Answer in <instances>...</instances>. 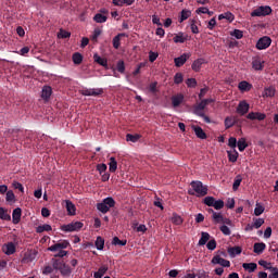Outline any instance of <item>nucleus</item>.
<instances>
[{
	"label": "nucleus",
	"mask_w": 278,
	"mask_h": 278,
	"mask_svg": "<svg viewBox=\"0 0 278 278\" xmlns=\"http://www.w3.org/2000/svg\"><path fill=\"white\" fill-rule=\"evenodd\" d=\"M21 216H23V211L21 210V207H16L15 210H13V213H12L13 225H18V223H21Z\"/></svg>",
	"instance_id": "dca6fc26"
},
{
	"label": "nucleus",
	"mask_w": 278,
	"mask_h": 278,
	"mask_svg": "<svg viewBox=\"0 0 278 278\" xmlns=\"http://www.w3.org/2000/svg\"><path fill=\"white\" fill-rule=\"evenodd\" d=\"M191 129L194 131L197 138H200V140H205L207 139V135L205 134V130L201 128L200 126H191Z\"/></svg>",
	"instance_id": "2eb2a0df"
},
{
	"label": "nucleus",
	"mask_w": 278,
	"mask_h": 278,
	"mask_svg": "<svg viewBox=\"0 0 278 278\" xmlns=\"http://www.w3.org/2000/svg\"><path fill=\"white\" fill-rule=\"evenodd\" d=\"M190 58V54L184 53L182 55L175 58L174 63L177 68H181L186 62H188V59Z\"/></svg>",
	"instance_id": "4468645a"
},
{
	"label": "nucleus",
	"mask_w": 278,
	"mask_h": 278,
	"mask_svg": "<svg viewBox=\"0 0 278 278\" xmlns=\"http://www.w3.org/2000/svg\"><path fill=\"white\" fill-rule=\"evenodd\" d=\"M116 68L118 71V73H121L123 75L125 73V61L119 60L117 62Z\"/></svg>",
	"instance_id": "864d4df0"
},
{
	"label": "nucleus",
	"mask_w": 278,
	"mask_h": 278,
	"mask_svg": "<svg viewBox=\"0 0 278 278\" xmlns=\"http://www.w3.org/2000/svg\"><path fill=\"white\" fill-rule=\"evenodd\" d=\"M52 264L54 270H59L62 277L68 278L73 274V269H71V266H68L64 261L52 258Z\"/></svg>",
	"instance_id": "f03ea898"
},
{
	"label": "nucleus",
	"mask_w": 278,
	"mask_h": 278,
	"mask_svg": "<svg viewBox=\"0 0 278 278\" xmlns=\"http://www.w3.org/2000/svg\"><path fill=\"white\" fill-rule=\"evenodd\" d=\"M70 244L71 243L67 240H62L49 247L48 251L55 253L54 257H66V255H68V251H65L64 249H68Z\"/></svg>",
	"instance_id": "f257e3e1"
},
{
	"label": "nucleus",
	"mask_w": 278,
	"mask_h": 278,
	"mask_svg": "<svg viewBox=\"0 0 278 278\" xmlns=\"http://www.w3.org/2000/svg\"><path fill=\"white\" fill-rule=\"evenodd\" d=\"M51 94H53V89L51 86H43L41 90V99H45V101H49L51 99Z\"/></svg>",
	"instance_id": "f3484780"
},
{
	"label": "nucleus",
	"mask_w": 278,
	"mask_h": 278,
	"mask_svg": "<svg viewBox=\"0 0 278 278\" xmlns=\"http://www.w3.org/2000/svg\"><path fill=\"white\" fill-rule=\"evenodd\" d=\"M212 264H218L219 266H223L224 268H229V266H231V262L220 257L219 255H216L212 258Z\"/></svg>",
	"instance_id": "9b49d317"
},
{
	"label": "nucleus",
	"mask_w": 278,
	"mask_h": 278,
	"mask_svg": "<svg viewBox=\"0 0 278 278\" xmlns=\"http://www.w3.org/2000/svg\"><path fill=\"white\" fill-rule=\"evenodd\" d=\"M203 64H205V59H197L192 63L191 68H192V71H194V73H199V71H201V67L203 66Z\"/></svg>",
	"instance_id": "6ab92c4d"
},
{
	"label": "nucleus",
	"mask_w": 278,
	"mask_h": 278,
	"mask_svg": "<svg viewBox=\"0 0 278 278\" xmlns=\"http://www.w3.org/2000/svg\"><path fill=\"white\" fill-rule=\"evenodd\" d=\"M105 273H108V266H106V265H102V266L98 269V271H96V273L93 274V277H94V278H102L103 275H105Z\"/></svg>",
	"instance_id": "c756f323"
},
{
	"label": "nucleus",
	"mask_w": 278,
	"mask_h": 278,
	"mask_svg": "<svg viewBox=\"0 0 278 278\" xmlns=\"http://www.w3.org/2000/svg\"><path fill=\"white\" fill-rule=\"evenodd\" d=\"M242 268H244V270H249L250 273H255V270H257V264L256 263H243Z\"/></svg>",
	"instance_id": "c85d7f7f"
},
{
	"label": "nucleus",
	"mask_w": 278,
	"mask_h": 278,
	"mask_svg": "<svg viewBox=\"0 0 278 278\" xmlns=\"http://www.w3.org/2000/svg\"><path fill=\"white\" fill-rule=\"evenodd\" d=\"M205 108H207V105L205 104V102L202 100L200 103H198L195 106H194V114L197 116H199L200 114H203V110H205Z\"/></svg>",
	"instance_id": "a878e982"
},
{
	"label": "nucleus",
	"mask_w": 278,
	"mask_h": 278,
	"mask_svg": "<svg viewBox=\"0 0 278 278\" xmlns=\"http://www.w3.org/2000/svg\"><path fill=\"white\" fill-rule=\"evenodd\" d=\"M190 16H192V12L190 10H182L180 12V16H179V23H184V21H188V18H190Z\"/></svg>",
	"instance_id": "bb28decb"
},
{
	"label": "nucleus",
	"mask_w": 278,
	"mask_h": 278,
	"mask_svg": "<svg viewBox=\"0 0 278 278\" xmlns=\"http://www.w3.org/2000/svg\"><path fill=\"white\" fill-rule=\"evenodd\" d=\"M83 97H101L103 94L102 88H93V89H83L81 90Z\"/></svg>",
	"instance_id": "6e6552de"
},
{
	"label": "nucleus",
	"mask_w": 278,
	"mask_h": 278,
	"mask_svg": "<svg viewBox=\"0 0 278 278\" xmlns=\"http://www.w3.org/2000/svg\"><path fill=\"white\" fill-rule=\"evenodd\" d=\"M93 60L97 62V64H100V66H108V60L101 58L99 54H94Z\"/></svg>",
	"instance_id": "c9c22d12"
},
{
	"label": "nucleus",
	"mask_w": 278,
	"mask_h": 278,
	"mask_svg": "<svg viewBox=\"0 0 278 278\" xmlns=\"http://www.w3.org/2000/svg\"><path fill=\"white\" fill-rule=\"evenodd\" d=\"M215 201H216V199L214 197H206V198H204L203 203H204V205H207L208 207H213Z\"/></svg>",
	"instance_id": "de8ad7c7"
},
{
	"label": "nucleus",
	"mask_w": 278,
	"mask_h": 278,
	"mask_svg": "<svg viewBox=\"0 0 278 278\" xmlns=\"http://www.w3.org/2000/svg\"><path fill=\"white\" fill-rule=\"evenodd\" d=\"M252 68L254 71H264V61H262V58L254 56L252 59Z\"/></svg>",
	"instance_id": "ddd939ff"
},
{
	"label": "nucleus",
	"mask_w": 278,
	"mask_h": 278,
	"mask_svg": "<svg viewBox=\"0 0 278 278\" xmlns=\"http://www.w3.org/2000/svg\"><path fill=\"white\" fill-rule=\"evenodd\" d=\"M2 251L5 255H14L16 253V244L14 242H8L2 247Z\"/></svg>",
	"instance_id": "f8f14e48"
},
{
	"label": "nucleus",
	"mask_w": 278,
	"mask_h": 278,
	"mask_svg": "<svg viewBox=\"0 0 278 278\" xmlns=\"http://www.w3.org/2000/svg\"><path fill=\"white\" fill-rule=\"evenodd\" d=\"M228 147H230V149H236L238 147V139H236V137H230L228 139Z\"/></svg>",
	"instance_id": "603ef678"
},
{
	"label": "nucleus",
	"mask_w": 278,
	"mask_h": 278,
	"mask_svg": "<svg viewBox=\"0 0 278 278\" xmlns=\"http://www.w3.org/2000/svg\"><path fill=\"white\" fill-rule=\"evenodd\" d=\"M125 36H127V34L125 33H119L117 34L114 38H113V47L114 49H119L121 48V39L125 38Z\"/></svg>",
	"instance_id": "4be33fe9"
},
{
	"label": "nucleus",
	"mask_w": 278,
	"mask_h": 278,
	"mask_svg": "<svg viewBox=\"0 0 278 278\" xmlns=\"http://www.w3.org/2000/svg\"><path fill=\"white\" fill-rule=\"evenodd\" d=\"M264 206L256 204V207L254 208V216H262L264 214Z\"/></svg>",
	"instance_id": "13d9d810"
},
{
	"label": "nucleus",
	"mask_w": 278,
	"mask_h": 278,
	"mask_svg": "<svg viewBox=\"0 0 278 278\" xmlns=\"http://www.w3.org/2000/svg\"><path fill=\"white\" fill-rule=\"evenodd\" d=\"M149 92L155 94L157 92V81L151 83L148 87Z\"/></svg>",
	"instance_id": "052dcab7"
},
{
	"label": "nucleus",
	"mask_w": 278,
	"mask_h": 278,
	"mask_svg": "<svg viewBox=\"0 0 278 278\" xmlns=\"http://www.w3.org/2000/svg\"><path fill=\"white\" fill-rule=\"evenodd\" d=\"M93 21L94 23H108V15H103V14H100V13H97L94 16H93Z\"/></svg>",
	"instance_id": "473e14b6"
},
{
	"label": "nucleus",
	"mask_w": 278,
	"mask_h": 278,
	"mask_svg": "<svg viewBox=\"0 0 278 278\" xmlns=\"http://www.w3.org/2000/svg\"><path fill=\"white\" fill-rule=\"evenodd\" d=\"M184 103V94L178 93L172 97V104L173 108H179Z\"/></svg>",
	"instance_id": "a211bd4d"
},
{
	"label": "nucleus",
	"mask_w": 278,
	"mask_h": 278,
	"mask_svg": "<svg viewBox=\"0 0 278 278\" xmlns=\"http://www.w3.org/2000/svg\"><path fill=\"white\" fill-rule=\"evenodd\" d=\"M264 225V218H254L253 227L254 229H260Z\"/></svg>",
	"instance_id": "bf43d9fd"
},
{
	"label": "nucleus",
	"mask_w": 278,
	"mask_h": 278,
	"mask_svg": "<svg viewBox=\"0 0 278 278\" xmlns=\"http://www.w3.org/2000/svg\"><path fill=\"white\" fill-rule=\"evenodd\" d=\"M225 128L226 129H231V127H233V125H236V119H233V116H227L225 118Z\"/></svg>",
	"instance_id": "2f4dec72"
},
{
	"label": "nucleus",
	"mask_w": 278,
	"mask_h": 278,
	"mask_svg": "<svg viewBox=\"0 0 278 278\" xmlns=\"http://www.w3.org/2000/svg\"><path fill=\"white\" fill-rule=\"evenodd\" d=\"M219 230L224 236H231V229H229L226 225L219 227Z\"/></svg>",
	"instance_id": "0e129e2a"
},
{
	"label": "nucleus",
	"mask_w": 278,
	"mask_h": 278,
	"mask_svg": "<svg viewBox=\"0 0 278 278\" xmlns=\"http://www.w3.org/2000/svg\"><path fill=\"white\" fill-rule=\"evenodd\" d=\"M51 230H52V228H51V225H49V224H45V225L38 226L36 228L37 233H43V231H51Z\"/></svg>",
	"instance_id": "4c0bfd02"
},
{
	"label": "nucleus",
	"mask_w": 278,
	"mask_h": 278,
	"mask_svg": "<svg viewBox=\"0 0 278 278\" xmlns=\"http://www.w3.org/2000/svg\"><path fill=\"white\" fill-rule=\"evenodd\" d=\"M228 253H229V255H232V257H235V255H240V253H242V248H240V247L230 248L228 250Z\"/></svg>",
	"instance_id": "c03bdc74"
},
{
	"label": "nucleus",
	"mask_w": 278,
	"mask_h": 278,
	"mask_svg": "<svg viewBox=\"0 0 278 278\" xmlns=\"http://www.w3.org/2000/svg\"><path fill=\"white\" fill-rule=\"evenodd\" d=\"M116 201L114 198L109 197L102 200V202L97 204V210L101 212L102 214H108L110 212L111 207H115Z\"/></svg>",
	"instance_id": "20e7f679"
},
{
	"label": "nucleus",
	"mask_w": 278,
	"mask_h": 278,
	"mask_svg": "<svg viewBox=\"0 0 278 278\" xmlns=\"http://www.w3.org/2000/svg\"><path fill=\"white\" fill-rule=\"evenodd\" d=\"M275 88L274 87H267L264 89V93H263V97H269V98H273L275 97Z\"/></svg>",
	"instance_id": "79ce46f5"
},
{
	"label": "nucleus",
	"mask_w": 278,
	"mask_h": 278,
	"mask_svg": "<svg viewBox=\"0 0 278 278\" xmlns=\"http://www.w3.org/2000/svg\"><path fill=\"white\" fill-rule=\"evenodd\" d=\"M227 155H228L229 162H232V164H233V163L238 162V157L240 154L238 153V151L236 149H232L230 151H227Z\"/></svg>",
	"instance_id": "b1692460"
},
{
	"label": "nucleus",
	"mask_w": 278,
	"mask_h": 278,
	"mask_svg": "<svg viewBox=\"0 0 278 278\" xmlns=\"http://www.w3.org/2000/svg\"><path fill=\"white\" fill-rule=\"evenodd\" d=\"M53 270H55V267H53V263H52V266L47 265L42 268V275H51V273H53Z\"/></svg>",
	"instance_id": "3c124183"
},
{
	"label": "nucleus",
	"mask_w": 278,
	"mask_h": 278,
	"mask_svg": "<svg viewBox=\"0 0 278 278\" xmlns=\"http://www.w3.org/2000/svg\"><path fill=\"white\" fill-rule=\"evenodd\" d=\"M253 251L254 253H256V255H262V253L266 251V243L264 242L254 243Z\"/></svg>",
	"instance_id": "aec40b11"
},
{
	"label": "nucleus",
	"mask_w": 278,
	"mask_h": 278,
	"mask_svg": "<svg viewBox=\"0 0 278 278\" xmlns=\"http://www.w3.org/2000/svg\"><path fill=\"white\" fill-rule=\"evenodd\" d=\"M250 105L247 101H240L237 106V114H240V116H244L245 114H249Z\"/></svg>",
	"instance_id": "9d476101"
},
{
	"label": "nucleus",
	"mask_w": 278,
	"mask_h": 278,
	"mask_svg": "<svg viewBox=\"0 0 278 278\" xmlns=\"http://www.w3.org/2000/svg\"><path fill=\"white\" fill-rule=\"evenodd\" d=\"M117 168H118V162H116V157L112 156L109 163V170L110 173H116Z\"/></svg>",
	"instance_id": "cd10ccee"
},
{
	"label": "nucleus",
	"mask_w": 278,
	"mask_h": 278,
	"mask_svg": "<svg viewBox=\"0 0 278 278\" xmlns=\"http://www.w3.org/2000/svg\"><path fill=\"white\" fill-rule=\"evenodd\" d=\"M173 40L176 43L184 45V42L188 40V35H185L184 33H178L177 35L174 36Z\"/></svg>",
	"instance_id": "5701e85b"
},
{
	"label": "nucleus",
	"mask_w": 278,
	"mask_h": 278,
	"mask_svg": "<svg viewBox=\"0 0 278 278\" xmlns=\"http://www.w3.org/2000/svg\"><path fill=\"white\" fill-rule=\"evenodd\" d=\"M270 273L268 278H278V268L277 267H274V268H270Z\"/></svg>",
	"instance_id": "774afa93"
},
{
	"label": "nucleus",
	"mask_w": 278,
	"mask_h": 278,
	"mask_svg": "<svg viewBox=\"0 0 278 278\" xmlns=\"http://www.w3.org/2000/svg\"><path fill=\"white\" fill-rule=\"evenodd\" d=\"M230 36H233L235 38H237V40H241V38H243L244 34L242 33V30L240 29H235Z\"/></svg>",
	"instance_id": "4d7b16f0"
},
{
	"label": "nucleus",
	"mask_w": 278,
	"mask_h": 278,
	"mask_svg": "<svg viewBox=\"0 0 278 278\" xmlns=\"http://www.w3.org/2000/svg\"><path fill=\"white\" fill-rule=\"evenodd\" d=\"M258 265L263 266V268H265V270H270V268H275L273 267V265L264 260L258 261Z\"/></svg>",
	"instance_id": "5fc2aeb1"
},
{
	"label": "nucleus",
	"mask_w": 278,
	"mask_h": 278,
	"mask_svg": "<svg viewBox=\"0 0 278 278\" xmlns=\"http://www.w3.org/2000/svg\"><path fill=\"white\" fill-rule=\"evenodd\" d=\"M0 218L1 220H12V216L8 214V211L0 206Z\"/></svg>",
	"instance_id": "e433bc0d"
},
{
	"label": "nucleus",
	"mask_w": 278,
	"mask_h": 278,
	"mask_svg": "<svg viewBox=\"0 0 278 278\" xmlns=\"http://www.w3.org/2000/svg\"><path fill=\"white\" fill-rule=\"evenodd\" d=\"M192 190L188 191V194L191 197H205L207 194V187L203 186V182L200 180H193L190 184Z\"/></svg>",
	"instance_id": "7ed1b4c3"
},
{
	"label": "nucleus",
	"mask_w": 278,
	"mask_h": 278,
	"mask_svg": "<svg viewBox=\"0 0 278 278\" xmlns=\"http://www.w3.org/2000/svg\"><path fill=\"white\" fill-rule=\"evenodd\" d=\"M273 45V39L268 36L261 37L256 42V49L258 51H264V49H268Z\"/></svg>",
	"instance_id": "0eeeda50"
},
{
	"label": "nucleus",
	"mask_w": 278,
	"mask_h": 278,
	"mask_svg": "<svg viewBox=\"0 0 278 278\" xmlns=\"http://www.w3.org/2000/svg\"><path fill=\"white\" fill-rule=\"evenodd\" d=\"M16 195H14V191L9 190L7 191V197H5V201H8V203H12V201H15Z\"/></svg>",
	"instance_id": "8fccbe9b"
},
{
	"label": "nucleus",
	"mask_w": 278,
	"mask_h": 278,
	"mask_svg": "<svg viewBox=\"0 0 278 278\" xmlns=\"http://www.w3.org/2000/svg\"><path fill=\"white\" fill-rule=\"evenodd\" d=\"M208 240H210V235L207 232H201V238L199 240V245L204 247V244H207Z\"/></svg>",
	"instance_id": "f704fd0d"
},
{
	"label": "nucleus",
	"mask_w": 278,
	"mask_h": 278,
	"mask_svg": "<svg viewBox=\"0 0 278 278\" xmlns=\"http://www.w3.org/2000/svg\"><path fill=\"white\" fill-rule=\"evenodd\" d=\"M65 203H66V210H67L68 216H75L77 212L75 204H73L71 200H66Z\"/></svg>",
	"instance_id": "393cba45"
},
{
	"label": "nucleus",
	"mask_w": 278,
	"mask_h": 278,
	"mask_svg": "<svg viewBox=\"0 0 278 278\" xmlns=\"http://www.w3.org/2000/svg\"><path fill=\"white\" fill-rule=\"evenodd\" d=\"M206 248L208 251H214L216 249V240L212 239L207 242Z\"/></svg>",
	"instance_id": "69168bd1"
},
{
	"label": "nucleus",
	"mask_w": 278,
	"mask_h": 278,
	"mask_svg": "<svg viewBox=\"0 0 278 278\" xmlns=\"http://www.w3.org/2000/svg\"><path fill=\"white\" fill-rule=\"evenodd\" d=\"M237 147H238L239 151L242 153V151H244L247 149V147H249V144L247 143V139L240 138L237 141Z\"/></svg>",
	"instance_id": "7c9ffc66"
},
{
	"label": "nucleus",
	"mask_w": 278,
	"mask_h": 278,
	"mask_svg": "<svg viewBox=\"0 0 278 278\" xmlns=\"http://www.w3.org/2000/svg\"><path fill=\"white\" fill-rule=\"evenodd\" d=\"M190 27L192 34H199V26H197V22L194 20H191Z\"/></svg>",
	"instance_id": "338daca9"
},
{
	"label": "nucleus",
	"mask_w": 278,
	"mask_h": 278,
	"mask_svg": "<svg viewBox=\"0 0 278 278\" xmlns=\"http://www.w3.org/2000/svg\"><path fill=\"white\" fill-rule=\"evenodd\" d=\"M72 60L74 62V64H81V62H84V55H81V53L79 52H75L72 56Z\"/></svg>",
	"instance_id": "72a5a7b5"
},
{
	"label": "nucleus",
	"mask_w": 278,
	"mask_h": 278,
	"mask_svg": "<svg viewBox=\"0 0 278 278\" xmlns=\"http://www.w3.org/2000/svg\"><path fill=\"white\" fill-rule=\"evenodd\" d=\"M238 88H239V90H241V92H249L253 88V85H251L247 80H242L239 83Z\"/></svg>",
	"instance_id": "412c9836"
},
{
	"label": "nucleus",
	"mask_w": 278,
	"mask_h": 278,
	"mask_svg": "<svg viewBox=\"0 0 278 278\" xmlns=\"http://www.w3.org/2000/svg\"><path fill=\"white\" fill-rule=\"evenodd\" d=\"M172 223L174 225H182L184 224V218L181 216L177 215V213H174L172 216Z\"/></svg>",
	"instance_id": "37998d69"
},
{
	"label": "nucleus",
	"mask_w": 278,
	"mask_h": 278,
	"mask_svg": "<svg viewBox=\"0 0 278 278\" xmlns=\"http://www.w3.org/2000/svg\"><path fill=\"white\" fill-rule=\"evenodd\" d=\"M184 83V74L181 73H176V75L174 76V84H182Z\"/></svg>",
	"instance_id": "6e6d98bb"
},
{
	"label": "nucleus",
	"mask_w": 278,
	"mask_h": 278,
	"mask_svg": "<svg viewBox=\"0 0 278 278\" xmlns=\"http://www.w3.org/2000/svg\"><path fill=\"white\" fill-rule=\"evenodd\" d=\"M240 184H242V176L238 175L235 178L233 185H232V190H238L240 188Z\"/></svg>",
	"instance_id": "49530a36"
},
{
	"label": "nucleus",
	"mask_w": 278,
	"mask_h": 278,
	"mask_svg": "<svg viewBox=\"0 0 278 278\" xmlns=\"http://www.w3.org/2000/svg\"><path fill=\"white\" fill-rule=\"evenodd\" d=\"M188 88H197V79L195 78H188L186 80Z\"/></svg>",
	"instance_id": "e2e57ef3"
},
{
	"label": "nucleus",
	"mask_w": 278,
	"mask_h": 278,
	"mask_svg": "<svg viewBox=\"0 0 278 278\" xmlns=\"http://www.w3.org/2000/svg\"><path fill=\"white\" fill-rule=\"evenodd\" d=\"M38 256V251L36 250H28L25 252L24 257L22 258L23 264H29L36 260Z\"/></svg>",
	"instance_id": "1a4fd4ad"
},
{
	"label": "nucleus",
	"mask_w": 278,
	"mask_h": 278,
	"mask_svg": "<svg viewBox=\"0 0 278 278\" xmlns=\"http://www.w3.org/2000/svg\"><path fill=\"white\" fill-rule=\"evenodd\" d=\"M84 227V223L81 222H72L66 225L61 226V231H64L65 233H71L73 231H80V229Z\"/></svg>",
	"instance_id": "423d86ee"
},
{
	"label": "nucleus",
	"mask_w": 278,
	"mask_h": 278,
	"mask_svg": "<svg viewBox=\"0 0 278 278\" xmlns=\"http://www.w3.org/2000/svg\"><path fill=\"white\" fill-rule=\"evenodd\" d=\"M271 14H273V8H270L269 5H261L251 12L252 17L270 16Z\"/></svg>",
	"instance_id": "39448f33"
},
{
	"label": "nucleus",
	"mask_w": 278,
	"mask_h": 278,
	"mask_svg": "<svg viewBox=\"0 0 278 278\" xmlns=\"http://www.w3.org/2000/svg\"><path fill=\"white\" fill-rule=\"evenodd\" d=\"M112 244H114V247H125L127 244V240H121L118 237H114Z\"/></svg>",
	"instance_id": "a19ab883"
},
{
	"label": "nucleus",
	"mask_w": 278,
	"mask_h": 278,
	"mask_svg": "<svg viewBox=\"0 0 278 278\" xmlns=\"http://www.w3.org/2000/svg\"><path fill=\"white\" fill-rule=\"evenodd\" d=\"M97 170L100 173V175H103V173L108 170V165L105 163L98 164Z\"/></svg>",
	"instance_id": "680f3d73"
},
{
	"label": "nucleus",
	"mask_w": 278,
	"mask_h": 278,
	"mask_svg": "<svg viewBox=\"0 0 278 278\" xmlns=\"http://www.w3.org/2000/svg\"><path fill=\"white\" fill-rule=\"evenodd\" d=\"M212 218H213V222L215 223V225H218V223H222L224 217H223L222 213L213 212Z\"/></svg>",
	"instance_id": "a18cd8bd"
},
{
	"label": "nucleus",
	"mask_w": 278,
	"mask_h": 278,
	"mask_svg": "<svg viewBox=\"0 0 278 278\" xmlns=\"http://www.w3.org/2000/svg\"><path fill=\"white\" fill-rule=\"evenodd\" d=\"M213 207L214 210H223L225 207V202L223 200H215Z\"/></svg>",
	"instance_id": "09e8293b"
},
{
	"label": "nucleus",
	"mask_w": 278,
	"mask_h": 278,
	"mask_svg": "<svg viewBox=\"0 0 278 278\" xmlns=\"http://www.w3.org/2000/svg\"><path fill=\"white\" fill-rule=\"evenodd\" d=\"M140 138H141V136L139 134H136V135L127 134L126 135L127 142H138V140H140Z\"/></svg>",
	"instance_id": "58836bf2"
},
{
	"label": "nucleus",
	"mask_w": 278,
	"mask_h": 278,
	"mask_svg": "<svg viewBox=\"0 0 278 278\" xmlns=\"http://www.w3.org/2000/svg\"><path fill=\"white\" fill-rule=\"evenodd\" d=\"M105 247V240H103V238L98 237L96 240V249H98V251H103V248Z\"/></svg>",
	"instance_id": "ea45409f"
}]
</instances>
